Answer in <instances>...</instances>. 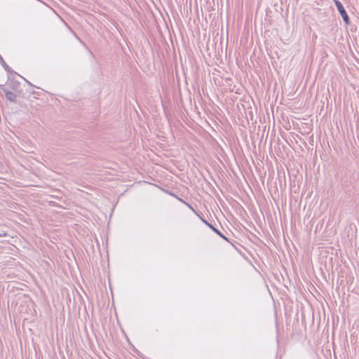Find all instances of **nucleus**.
Returning a JSON list of instances; mask_svg holds the SVG:
<instances>
[{
	"instance_id": "nucleus-1",
	"label": "nucleus",
	"mask_w": 359,
	"mask_h": 359,
	"mask_svg": "<svg viewBox=\"0 0 359 359\" xmlns=\"http://www.w3.org/2000/svg\"><path fill=\"white\" fill-rule=\"evenodd\" d=\"M335 5L337 6V8L339 11V13L341 14L344 22L346 25L350 24V18L344 7L342 4L339 0H334Z\"/></svg>"
},
{
	"instance_id": "nucleus-2",
	"label": "nucleus",
	"mask_w": 359,
	"mask_h": 359,
	"mask_svg": "<svg viewBox=\"0 0 359 359\" xmlns=\"http://www.w3.org/2000/svg\"><path fill=\"white\" fill-rule=\"evenodd\" d=\"M0 89L5 93L6 97L8 100L17 102V95L14 93L7 90L4 85H0Z\"/></svg>"
},
{
	"instance_id": "nucleus-3",
	"label": "nucleus",
	"mask_w": 359,
	"mask_h": 359,
	"mask_svg": "<svg viewBox=\"0 0 359 359\" xmlns=\"http://www.w3.org/2000/svg\"><path fill=\"white\" fill-rule=\"evenodd\" d=\"M201 221L205 224L208 227H210L215 233H216L217 235H219L221 238H222L224 240L229 242V239L217 228H215L213 225H212L210 223H209L206 219L201 217Z\"/></svg>"
},
{
	"instance_id": "nucleus-4",
	"label": "nucleus",
	"mask_w": 359,
	"mask_h": 359,
	"mask_svg": "<svg viewBox=\"0 0 359 359\" xmlns=\"http://www.w3.org/2000/svg\"><path fill=\"white\" fill-rule=\"evenodd\" d=\"M0 64L2 65V67L4 68V69L8 72V73H15V72L6 64V62L4 61L2 56L0 55Z\"/></svg>"
},
{
	"instance_id": "nucleus-5",
	"label": "nucleus",
	"mask_w": 359,
	"mask_h": 359,
	"mask_svg": "<svg viewBox=\"0 0 359 359\" xmlns=\"http://www.w3.org/2000/svg\"><path fill=\"white\" fill-rule=\"evenodd\" d=\"M3 236H7V233L5 231L0 232V238H1Z\"/></svg>"
},
{
	"instance_id": "nucleus-6",
	"label": "nucleus",
	"mask_w": 359,
	"mask_h": 359,
	"mask_svg": "<svg viewBox=\"0 0 359 359\" xmlns=\"http://www.w3.org/2000/svg\"><path fill=\"white\" fill-rule=\"evenodd\" d=\"M184 203L187 205H188V206L189 207V208H191L193 211H195V210H194V208H193L191 205H189V203H186V202H184Z\"/></svg>"
}]
</instances>
